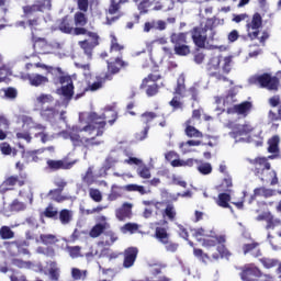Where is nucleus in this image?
<instances>
[{
  "label": "nucleus",
  "instance_id": "obj_1",
  "mask_svg": "<svg viewBox=\"0 0 281 281\" xmlns=\"http://www.w3.org/2000/svg\"><path fill=\"white\" fill-rule=\"evenodd\" d=\"M117 120V112L114 106H106L102 115H98L95 112H81L79 113V124L72 126L68 131H63L58 135L64 139H70L74 146H99L102 140H95V137L104 135V127L106 122L113 125Z\"/></svg>",
  "mask_w": 281,
  "mask_h": 281
},
{
  "label": "nucleus",
  "instance_id": "obj_2",
  "mask_svg": "<svg viewBox=\"0 0 281 281\" xmlns=\"http://www.w3.org/2000/svg\"><path fill=\"white\" fill-rule=\"evenodd\" d=\"M191 234L198 243L202 244V247L207 249V251H217L212 254L214 260H218V258H227L229 256V250L225 248L226 238L224 235H216L214 232L205 231L203 228L191 229Z\"/></svg>",
  "mask_w": 281,
  "mask_h": 281
},
{
  "label": "nucleus",
  "instance_id": "obj_3",
  "mask_svg": "<svg viewBox=\"0 0 281 281\" xmlns=\"http://www.w3.org/2000/svg\"><path fill=\"white\" fill-rule=\"evenodd\" d=\"M232 67H234V55H213L209 58L206 64V69L215 76L217 80H227V77L221 75L229 74L232 71Z\"/></svg>",
  "mask_w": 281,
  "mask_h": 281
},
{
  "label": "nucleus",
  "instance_id": "obj_4",
  "mask_svg": "<svg viewBox=\"0 0 281 281\" xmlns=\"http://www.w3.org/2000/svg\"><path fill=\"white\" fill-rule=\"evenodd\" d=\"M115 164L139 166V164H142V159L133 157V154L128 151H112L106 158L104 166L101 168L99 177H106V171L111 170Z\"/></svg>",
  "mask_w": 281,
  "mask_h": 281
},
{
  "label": "nucleus",
  "instance_id": "obj_5",
  "mask_svg": "<svg viewBox=\"0 0 281 281\" xmlns=\"http://www.w3.org/2000/svg\"><path fill=\"white\" fill-rule=\"evenodd\" d=\"M18 122L22 124V128L24 131L25 128H27V131H36L35 137H40L43 144L50 142V139H54V136L47 134L45 125L34 122V119H32V116L19 115Z\"/></svg>",
  "mask_w": 281,
  "mask_h": 281
},
{
  "label": "nucleus",
  "instance_id": "obj_6",
  "mask_svg": "<svg viewBox=\"0 0 281 281\" xmlns=\"http://www.w3.org/2000/svg\"><path fill=\"white\" fill-rule=\"evenodd\" d=\"M254 131V126L249 123L235 124L233 125V131L229 136L235 140V144H245L251 142L249 133Z\"/></svg>",
  "mask_w": 281,
  "mask_h": 281
},
{
  "label": "nucleus",
  "instance_id": "obj_7",
  "mask_svg": "<svg viewBox=\"0 0 281 281\" xmlns=\"http://www.w3.org/2000/svg\"><path fill=\"white\" fill-rule=\"evenodd\" d=\"M183 95H186V76L180 75L178 77L175 97L170 101V106H172V109H182L183 103H181V98H183Z\"/></svg>",
  "mask_w": 281,
  "mask_h": 281
},
{
  "label": "nucleus",
  "instance_id": "obj_8",
  "mask_svg": "<svg viewBox=\"0 0 281 281\" xmlns=\"http://www.w3.org/2000/svg\"><path fill=\"white\" fill-rule=\"evenodd\" d=\"M250 82H256L257 85H260V87H262L263 89H268V91H278V85H280L278 78L271 77L269 74L252 77L250 79Z\"/></svg>",
  "mask_w": 281,
  "mask_h": 281
},
{
  "label": "nucleus",
  "instance_id": "obj_9",
  "mask_svg": "<svg viewBox=\"0 0 281 281\" xmlns=\"http://www.w3.org/2000/svg\"><path fill=\"white\" fill-rule=\"evenodd\" d=\"M59 82L61 87L57 89L58 95H63L65 100H71L74 98V80L69 76H60Z\"/></svg>",
  "mask_w": 281,
  "mask_h": 281
},
{
  "label": "nucleus",
  "instance_id": "obj_10",
  "mask_svg": "<svg viewBox=\"0 0 281 281\" xmlns=\"http://www.w3.org/2000/svg\"><path fill=\"white\" fill-rule=\"evenodd\" d=\"M236 93L234 91H229L226 97H215V111L217 115L221 113H225V109H229V104H234L236 102Z\"/></svg>",
  "mask_w": 281,
  "mask_h": 281
},
{
  "label": "nucleus",
  "instance_id": "obj_11",
  "mask_svg": "<svg viewBox=\"0 0 281 281\" xmlns=\"http://www.w3.org/2000/svg\"><path fill=\"white\" fill-rule=\"evenodd\" d=\"M254 104L249 101H244L239 104H235L231 108H227L228 115H239V117H247L251 113Z\"/></svg>",
  "mask_w": 281,
  "mask_h": 281
},
{
  "label": "nucleus",
  "instance_id": "obj_12",
  "mask_svg": "<svg viewBox=\"0 0 281 281\" xmlns=\"http://www.w3.org/2000/svg\"><path fill=\"white\" fill-rule=\"evenodd\" d=\"M52 10V0H36L33 5L23 7L26 16H32L34 12H45Z\"/></svg>",
  "mask_w": 281,
  "mask_h": 281
},
{
  "label": "nucleus",
  "instance_id": "obj_13",
  "mask_svg": "<svg viewBox=\"0 0 281 281\" xmlns=\"http://www.w3.org/2000/svg\"><path fill=\"white\" fill-rule=\"evenodd\" d=\"M260 27H262V18L260 16V14L256 13L254 14L252 19L246 24V31L249 38H258Z\"/></svg>",
  "mask_w": 281,
  "mask_h": 281
},
{
  "label": "nucleus",
  "instance_id": "obj_14",
  "mask_svg": "<svg viewBox=\"0 0 281 281\" xmlns=\"http://www.w3.org/2000/svg\"><path fill=\"white\" fill-rule=\"evenodd\" d=\"M192 38H193V43L196 45V47H206V43H207V24H205L204 26H198L194 27L192 31Z\"/></svg>",
  "mask_w": 281,
  "mask_h": 281
},
{
  "label": "nucleus",
  "instance_id": "obj_15",
  "mask_svg": "<svg viewBox=\"0 0 281 281\" xmlns=\"http://www.w3.org/2000/svg\"><path fill=\"white\" fill-rule=\"evenodd\" d=\"M159 78H161V76H159V74H151L149 75L147 78H145L142 82V89H146V93L149 98H151V95H157V91H158V87H157V80H159Z\"/></svg>",
  "mask_w": 281,
  "mask_h": 281
},
{
  "label": "nucleus",
  "instance_id": "obj_16",
  "mask_svg": "<svg viewBox=\"0 0 281 281\" xmlns=\"http://www.w3.org/2000/svg\"><path fill=\"white\" fill-rule=\"evenodd\" d=\"M109 218L104 215L95 217V225L90 231L91 238H98L105 229H109L111 225L109 224Z\"/></svg>",
  "mask_w": 281,
  "mask_h": 281
},
{
  "label": "nucleus",
  "instance_id": "obj_17",
  "mask_svg": "<svg viewBox=\"0 0 281 281\" xmlns=\"http://www.w3.org/2000/svg\"><path fill=\"white\" fill-rule=\"evenodd\" d=\"M5 247L9 251V254H11V256H29L30 255V250H27V243L25 241H12L9 244H5Z\"/></svg>",
  "mask_w": 281,
  "mask_h": 281
},
{
  "label": "nucleus",
  "instance_id": "obj_18",
  "mask_svg": "<svg viewBox=\"0 0 281 281\" xmlns=\"http://www.w3.org/2000/svg\"><path fill=\"white\" fill-rule=\"evenodd\" d=\"M54 183L58 189L52 190L49 194L52 199L56 201V203H64V201H67V196H63L60 193L67 187V181H65L63 178H57L55 179Z\"/></svg>",
  "mask_w": 281,
  "mask_h": 281
},
{
  "label": "nucleus",
  "instance_id": "obj_19",
  "mask_svg": "<svg viewBox=\"0 0 281 281\" xmlns=\"http://www.w3.org/2000/svg\"><path fill=\"white\" fill-rule=\"evenodd\" d=\"M89 40L79 42V45L81 47V49L85 50V54H87V56H89V58H91V50L93 49V47H97V45H99L98 40L100 38L98 36V34L95 33H88Z\"/></svg>",
  "mask_w": 281,
  "mask_h": 281
},
{
  "label": "nucleus",
  "instance_id": "obj_20",
  "mask_svg": "<svg viewBox=\"0 0 281 281\" xmlns=\"http://www.w3.org/2000/svg\"><path fill=\"white\" fill-rule=\"evenodd\" d=\"M257 221H266V229L269 232L270 229H276L278 226L281 225V220L280 218H274L273 214L271 212H265L260 214L257 217Z\"/></svg>",
  "mask_w": 281,
  "mask_h": 281
},
{
  "label": "nucleus",
  "instance_id": "obj_21",
  "mask_svg": "<svg viewBox=\"0 0 281 281\" xmlns=\"http://www.w3.org/2000/svg\"><path fill=\"white\" fill-rule=\"evenodd\" d=\"M23 80H29L32 87H41V85H47L49 79L46 76L38 75V74H27L22 76Z\"/></svg>",
  "mask_w": 281,
  "mask_h": 281
},
{
  "label": "nucleus",
  "instance_id": "obj_22",
  "mask_svg": "<svg viewBox=\"0 0 281 281\" xmlns=\"http://www.w3.org/2000/svg\"><path fill=\"white\" fill-rule=\"evenodd\" d=\"M16 183H18V186H24L25 181L19 180V177H16V176L9 177L0 186V193L3 194L5 192H8V190H12V187L16 186Z\"/></svg>",
  "mask_w": 281,
  "mask_h": 281
},
{
  "label": "nucleus",
  "instance_id": "obj_23",
  "mask_svg": "<svg viewBox=\"0 0 281 281\" xmlns=\"http://www.w3.org/2000/svg\"><path fill=\"white\" fill-rule=\"evenodd\" d=\"M76 161L68 162L67 160H47V166L50 170H69L74 168Z\"/></svg>",
  "mask_w": 281,
  "mask_h": 281
},
{
  "label": "nucleus",
  "instance_id": "obj_24",
  "mask_svg": "<svg viewBox=\"0 0 281 281\" xmlns=\"http://www.w3.org/2000/svg\"><path fill=\"white\" fill-rule=\"evenodd\" d=\"M124 262H123V267H125V269H130V267H133V265H135V260H137V248L135 247H131L127 248L124 252Z\"/></svg>",
  "mask_w": 281,
  "mask_h": 281
},
{
  "label": "nucleus",
  "instance_id": "obj_25",
  "mask_svg": "<svg viewBox=\"0 0 281 281\" xmlns=\"http://www.w3.org/2000/svg\"><path fill=\"white\" fill-rule=\"evenodd\" d=\"M210 25H212L211 21L206 22V30H207V35H206V49H212L216 48V41H218V37L216 36V32L214 29H212Z\"/></svg>",
  "mask_w": 281,
  "mask_h": 281
},
{
  "label": "nucleus",
  "instance_id": "obj_26",
  "mask_svg": "<svg viewBox=\"0 0 281 281\" xmlns=\"http://www.w3.org/2000/svg\"><path fill=\"white\" fill-rule=\"evenodd\" d=\"M254 166L257 175H262V172L271 170V165L267 161V158H256L254 160Z\"/></svg>",
  "mask_w": 281,
  "mask_h": 281
},
{
  "label": "nucleus",
  "instance_id": "obj_27",
  "mask_svg": "<svg viewBox=\"0 0 281 281\" xmlns=\"http://www.w3.org/2000/svg\"><path fill=\"white\" fill-rule=\"evenodd\" d=\"M133 210V204L131 203H124L122 205L121 209H117L115 214H116V218H119V221H124L125 218H131V214Z\"/></svg>",
  "mask_w": 281,
  "mask_h": 281
},
{
  "label": "nucleus",
  "instance_id": "obj_28",
  "mask_svg": "<svg viewBox=\"0 0 281 281\" xmlns=\"http://www.w3.org/2000/svg\"><path fill=\"white\" fill-rule=\"evenodd\" d=\"M33 47L35 52H37V54H52V50L49 49V44L47 43V41H45V38L35 40Z\"/></svg>",
  "mask_w": 281,
  "mask_h": 281
},
{
  "label": "nucleus",
  "instance_id": "obj_29",
  "mask_svg": "<svg viewBox=\"0 0 281 281\" xmlns=\"http://www.w3.org/2000/svg\"><path fill=\"white\" fill-rule=\"evenodd\" d=\"M254 277H255V278L260 277V270H259L258 268L254 267V266H248V267H246V268L243 270L241 274H240V278H241V280H244V281L254 280V279H251V278H254Z\"/></svg>",
  "mask_w": 281,
  "mask_h": 281
},
{
  "label": "nucleus",
  "instance_id": "obj_30",
  "mask_svg": "<svg viewBox=\"0 0 281 281\" xmlns=\"http://www.w3.org/2000/svg\"><path fill=\"white\" fill-rule=\"evenodd\" d=\"M150 30H159L164 32L166 30V21L153 20L151 22H146L144 25V32L148 33Z\"/></svg>",
  "mask_w": 281,
  "mask_h": 281
},
{
  "label": "nucleus",
  "instance_id": "obj_31",
  "mask_svg": "<svg viewBox=\"0 0 281 281\" xmlns=\"http://www.w3.org/2000/svg\"><path fill=\"white\" fill-rule=\"evenodd\" d=\"M194 164H199V160L193 158L187 160L178 158L171 161L172 168H192Z\"/></svg>",
  "mask_w": 281,
  "mask_h": 281
},
{
  "label": "nucleus",
  "instance_id": "obj_32",
  "mask_svg": "<svg viewBox=\"0 0 281 281\" xmlns=\"http://www.w3.org/2000/svg\"><path fill=\"white\" fill-rule=\"evenodd\" d=\"M50 54H56L59 58H65L67 53L65 52V44L60 42H52L49 44Z\"/></svg>",
  "mask_w": 281,
  "mask_h": 281
},
{
  "label": "nucleus",
  "instance_id": "obj_33",
  "mask_svg": "<svg viewBox=\"0 0 281 281\" xmlns=\"http://www.w3.org/2000/svg\"><path fill=\"white\" fill-rule=\"evenodd\" d=\"M193 120H189L186 122V135L187 137H203V133H201L199 130H196L194 126H192Z\"/></svg>",
  "mask_w": 281,
  "mask_h": 281
},
{
  "label": "nucleus",
  "instance_id": "obj_34",
  "mask_svg": "<svg viewBox=\"0 0 281 281\" xmlns=\"http://www.w3.org/2000/svg\"><path fill=\"white\" fill-rule=\"evenodd\" d=\"M41 117L46 122H54L56 117H58V111L54 110V108H46L41 111Z\"/></svg>",
  "mask_w": 281,
  "mask_h": 281
},
{
  "label": "nucleus",
  "instance_id": "obj_35",
  "mask_svg": "<svg viewBox=\"0 0 281 281\" xmlns=\"http://www.w3.org/2000/svg\"><path fill=\"white\" fill-rule=\"evenodd\" d=\"M261 181H270L271 186H278V173L274 170L269 169L268 171L261 172Z\"/></svg>",
  "mask_w": 281,
  "mask_h": 281
},
{
  "label": "nucleus",
  "instance_id": "obj_36",
  "mask_svg": "<svg viewBox=\"0 0 281 281\" xmlns=\"http://www.w3.org/2000/svg\"><path fill=\"white\" fill-rule=\"evenodd\" d=\"M59 221L61 225H69L74 221V212L67 209H64L59 212Z\"/></svg>",
  "mask_w": 281,
  "mask_h": 281
},
{
  "label": "nucleus",
  "instance_id": "obj_37",
  "mask_svg": "<svg viewBox=\"0 0 281 281\" xmlns=\"http://www.w3.org/2000/svg\"><path fill=\"white\" fill-rule=\"evenodd\" d=\"M254 196H265L266 199H269L276 196V190L260 187L254 190Z\"/></svg>",
  "mask_w": 281,
  "mask_h": 281
},
{
  "label": "nucleus",
  "instance_id": "obj_38",
  "mask_svg": "<svg viewBox=\"0 0 281 281\" xmlns=\"http://www.w3.org/2000/svg\"><path fill=\"white\" fill-rule=\"evenodd\" d=\"M234 183L232 182V176H226L222 183L217 186L218 192H232Z\"/></svg>",
  "mask_w": 281,
  "mask_h": 281
},
{
  "label": "nucleus",
  "instance_id": "obj_39",
  "mask_svg": "<svg viewBox=\"0 0 281 281\" xmlns=\"http://www.w3.org/2000/svg\"><path fill=\"white\" fill-rule=\"evenodd\" d=\"M244 254H251V256H255V258H258L260 256V248H258V243L252 244H246L243 247Z\"/></svg>",
  "mask_w": 281,
  "mask_h": 281
},
{
  "label": "nucleus",
  "instance_id": "obj_40",
  "mask_svg": "<svg viewBox=\"0 0 281 281\" xmlns=\"http://www.w3.org/2000/svg\"><path fill=\"white\" fill-rule=\"evenodd\" d=\"M155 235L159 243L168 244L170 235L168 234V231L165 227H156Z\"/></svg>",
  "mask_w": 281,
  "mask_h": 281
},
{
  "label": "nucleus",
  "instance_id": "obj_41",
  "mask_svg": "<svg viewBox=\"0 0 281 281\" xmlns=\"http://www.w3.org/2000/svg\"><path fill=\"white\" fill-rule=\"evenodd\" d=\"M47 267L50 280H58L60 276V268H58V263L50 261L47 263Z\"/></svg>",
  "mask_w": 281,
  "mask_h": 281
},
{
  "label": "nucleus",
  "instance_id": "obj_42",
  "mask_svg": "<svg viewBox=\"0 0 281 281\" xmlns=\"http://www.w3.org/2000/svg\"><path fill=\"white\" fill-rule=\"evenodd\" d=\"M133 1L134 3H138L137 9L140 14H148V8L153 5V2H150V0H133Z\"/></svg>",
  "mask_w": 281,
  "mask_h": 281
},
{
  "label": "nucleus",
  "instance_id": "obj_43",
  "mask_svg": "<svg viewBox=\"0 0 281 281\" xmlns=\"http://www.w3.org/2000/svg\"><path fill=\"white\" fill-rule=\"evenodd\" d=\"M124 67V61L117 57L114 61H108V68L112 74H117Z\"/></svg>",
  "mask_w": 281,
  "mask_h": 281
},
{
  "label": "nucleus",
  "instance_id": "obj_44",
  "mask_svg": "<svg viewBox=\"0 0 281 281\" xmlns=\"http://www.w3.org/2000/svg\"><path fill=\"white\" fill-rule=\"evenodd\" d=\"M136 166H138L136 172L140 179H150V168H148L146 165H143V162Z\"/></svg>",
  "mask_w": 281,
  "mask_h": 281
},
{
  "label": "nucleus",
  "instance_id": "obj_45",
  "mask_svg": "<svg viewBox=\"0 0 281 281\" xmlns=\"http://www.w3.org/2000/svg\"><path fill=\"white\" fill-rule=\"evenodd\" d=\"M229 201H232V195H229V193H220L217 198V205L220 207H229Z\"/></svg>",
  "mask_w": 281,
  "mask_h": 281
},
{
  "label": "nucleus",
  "instance_id": "obj_46",
  "mask_svg": "<svg viewBox=\"0 0 281 281\" xmlns=\"http://www.w3.org/2000/svg\"><path fill=\"white\" fill-rule=\"evenodd\" d=\"M102 85H104V78L97 77L93 82L88 85L86 91H98L99 89H102Z\"/></svg>",
  "mask_w": 281,
  "mask_h": 281
},
{
  "label": "nucleus",
  "instance_id": "obj_47",
  "mask_svg": "<svg viewBox=\"0 0 281 281\" xmlns=\"http://www.w3.org/2000/svg\"><path fill=\"white\" fill-rule=\"evenodd\" d=\"M198 172L200 175H212V165L210 162H201L198 160Z\"/></svg>",
  "mask_w": 281,
  "mask_h": 281
},
{
  "label": "nucleus",
  "instance_id": "obj_48",
  "mask_svg": "<svg viewBox=\"0 0 281 281\" xmlns=\"http://www.w3.org/2000/svg\"><path fill=\"white\" fill-rule=\"evenodd\" d=\"M190 146H201V140H188L186 143H181L180 149L183 155H187V153H191Z\"/></svg>",
  "mask_w": 281,
  "mask_h": 281
},
{
  "label": "nucleus",
  "instance_id": "obj_49",
  "mask_svg": "<svg viewBox=\"0 0 281 281\" xmlns=\"http://www.w3.org/2000/svg\"><path fill=\"white\" fill-rule=\"evenodd\" d=\"M169 218V221H172L177 216V211L175 210V206L171 204H167L166 209L162 213V218Z\"/></svg>",
  "mask_w": 281,
  "mask_h": 281
},
{
  "label": "nucleus",
  "instance_id": "obj_50",
  "mask_svg": "<svg viewBox=\"0 0 281 281\" xmlns=\"http://www.w3.org/2000/svg\"><path fill=\"white\" fill-rule=\"evenodd\" d=\"M280 144V137L273 136L268 140V153H278V145Z\"/></svg>",
  "mask_w": 281,
  "mask_h": 281
},
{
  "label": "nucleus",
  "instance_id": "obj_51",
  "mask_svg": "<svg viewBox=\"0 0 281 281\" xmlns=\"http://www.w3.org/2000/svg\"><path fill=\"white\" fill-rule=\"evenodd\" d=\"M139 229V225L136 223H127L123 227H121L122 234H135Z\"/></svg>",
  "mask_w": 281,
  "mask_h": 281
},
{
  "label": "nucleus",
  "instance_id": "obj_52",
  "mask_svg": "<svg viewBox=\"0 0 281 281\" xmlns=\"http://www.w3.org/2000/svg\"><path fill=\"white\" fill-rule=\"evenodd\" d=\"M0 236L3 240H10V238L14 237V233L12 232V228L9 226H2L0 228Z\"/></svg>",
  "mask_w": 281,
  "mask_h": 281
},
{
  "label": "nucleus",
  "instance_id": "obj_53",
  "mask_svg": "<svg viewBox=\"0 0 281 281\" xmlns=\"http://www.w3.org/2000/svg\"><path fill=\"white\" fill-rule=\"evenodd\" d=\"M41 240L43 245H54L55 243H58V238L53 234L41 235Z\"/></svg>",
  "mask_w": 281,
  "mask_h": 281
},
{
  "label": "nucleus",
  "instance_id": "obj_54",
  "mask_svg": "<svg viewBox=\"0 0 281 281\" xmlns=\"http://www.w3.org/2000/svg\"><path fill=\"white\" fill-rule=\"evenodd\" d=\"M71 278L72 280H85V278H87V271L86 270L82 271L78 268H72Z\"/></svg>",
  "mask_w": 281,
  "mask_h": 281
},
{
  "label": "nucleus",
  "instance_id": "obj_55",
  "mask_svg": "<svg viewBox=\"0 0 281 281\" xmlns=\"http://www.w3.org/2000/svg\"><path fill=\"white\" fill-rule=\"evenodd\" d=\"M171 43H175L176 46L183 45L186 43V34L184 33H173L171 35Z\"/></svg>",
  "mask_w": 281,
  "mask_h": 281
},
{
  "label": "nucleus",
  "instance_id": "obj_56",
  "mask_svg": "<svg viewBox=\"0 0 281 281\" xmlns=\"http://www.w3.org/2000/svg\"><path fill=\"white\" fill-rule=\"evenodd\" d=\"M44 216L46 218H57L58 216V209L54 207V205H48L44 211Z\"/></svg>",
  "mask_w": 281,
  "mask_h": 281
},
{
  "label": "nucleus",
  "instance_id": "obj_57",
  "mask_svg": "<svg viewBox=\"0 0 281 281\" xmlns=\"http://www.w3.org/2000/svg\"><path fill=\"white\" fill-rule=\"evenodd\" d=\"M82 181L88 186H91V183L95 181V178L93 177V167L88 168L86 175L82 177Z\"/></svg>",
  "mask_w": 281,
  "mask_h": 281
},
{
  "label": "nucleus",
  "instance_id": "obj_58",
  "mask_svg": "<svg viewBox=\"0 0 281 281\" xmlns=\"http://www.w3.org/2000/svg\"><path fill=\"white\" fill-rule=\"evenodd\" d=\"M89 196L94 201L95 203H100L102 201V192L98 189H89Z\"/></svg>",
  "mask_w": 281,
  "mask_h": 281
},
{
  "label": "nucleus",
  "instance_id": "obj_59",
  "mask_svg": "<svg viewBox=\"0 0 281 281\" xmlns=\"http://www.w3.org/2000/svg\"><path fill=\"white\" fill-rule=\"evenodd\" d=\"M75 25L79 27H83V25H87V16L85 13L78 12L75 14Z\"/></svg>",
  "mask_w": 281,
  "mask_h": 281
},
{
  "label": "nucleus",
  "instance_id": "obj_60",
  "mask_svg": "<svg viewBox=\"0 0 281 281\" xmlns=\"http://www.w3.org/2000/svg\"><path fill=\"white\" fill-rule=\"evenodd\" d=\"M175 52L178 56H188L190 54V46L180 44L175 46Z\"/></svg>",
  "mask_w": 281,
  "mask_h": 281
},
{
  "label": "nucleus",
  "instance_id": "obj_61",
  "mask_svg": "<svg viewBox=\"0 0 281 281\" xmlns=\"http://www.w3.org/2000/svg\"><path fill=\"white\" fill-rule=\"evenodd\" d=\"M9 76H12V70L7 66L0 67V82H5Z\"/></svg>",
  "mask_w": 281,
  "mask_h": 281
},
{
  "label": "nucleus",
  "instance_id": "obj_62",
  "mask_svg": "<svg viewBox=\"0 0 281 281\" xmlns=\"http://www.w3.org/2000/svg\"><path fill=\"white\" fill-rule=\"evenodd\" d=\"M36 102L37 104H49V102H54V98L50 94H40Z\"/></svg>",
  "mask_w": 281,
  "mask_h": 281
},
{
  "label": "nucleus",
  "instance_id": "obj_63",
  "mask_svg": "<svg viewBox=\"0 0 281 281\" xmlns=\"http://www.w3.org/2000/svg\"><path fill=\"white\" fill-rule=\"evenodd\" d=\"M16 138L23 139L26 144H30L32 142V134L25 131L16 132Z\"/></svg>",
  "mask_w": 281,
  "mask_h": 281
},
{
  "label": "nucleus",
  "instance_id": "obj_64",
  "mask_svg": "<svg viewBox=\"0 0 281 281\" xmlns=\"http://www.w3.org/2000/svg\"><path fill=\"white\" fill-rule=\"evenodd\" d=\"M43 153V150L38 149L35 151H27L24 154V157H26L27 161H38V154Z\"/></svg>",
  "mask_w": 281,
  "mask_h": 281
}]
</instances>
